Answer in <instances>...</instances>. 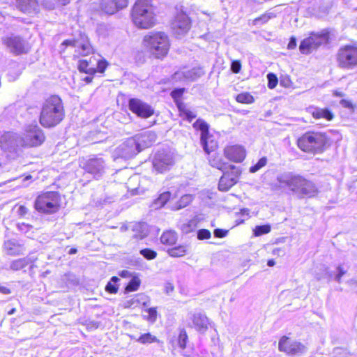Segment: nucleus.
<instances>
[{"mask_svg": "<svg viewBox=\"0 0 357 357\" xmlns=\"http://www.w3.org/2000/svg\"><path fill=\"white\" fill-rule=\"evenodd\" d=\"M192 127L195 130L201 131V144L203 149L207 155L206 160L209 166L223 172L229 167L228 162L225 160L224 156L218 152L219 143L217 139L209 134V126L203 119H198L193 123Z\"/></svg>", "mask_w": 357, "mask_h": 357, "instance_id": "nucleus-1", "label": "nucleus"}, {"mask_svg": "<svg viewBox=\"0 0 357 357\" xmlns=\"http://www.w3.org/2000/svg\"><path fill=\"white\" fill-rule=\"evenodd\" d=\"M66 116L62 99L58 95H51L42 104L38 121L45 128H51L62 122Z\"/></svg>", "mask_w": 357, "mask_h": 357, "instance_id": "nucleus-2", "label": "nucleus"}, {"mask_svg": "<svg viewBox=\"0 0 357 357\" xmlns=\"http://www.w3.org/2000/svg\"><path fill=\"white\" fill-rule=\"evenodd\" d=\"M130 17L139 29H151L158 24L155 6L152 0H135L130 8Z\"/></svg>", "mask_w": 357, "mask_h": 357, "instance_id": "nucleus-3", "label": "nucleus"}, {"mask_svg": "<svg viewBox=\"0 0 357 357\" xmlns=\"http://www.w3.org/2000/svg\"><path fill=\"white\" fill-rule=\"evenodd\" d=\"M296 144L302 152L315 155L324 153L330 142L326 132L308 130L296 139Z\"/></svg>", "mask_w": 357, "mask_h": 357, "instance_id": "nucleus-4", "label": "nucleus"}, {"mask_svg": "<svg viewBox=\"0 0 357 357\" xmlns=\"http://www.w3.org/2000/svg\"><path fill=\"white\" fill-rule=\"evenodd\" d=\"M142 45L149 56L158 60L165 59L171 48L168 35L162 31H155L144 35L142 38Z\"/></svg>", "mask_w": 357, "mask_h": 357, "instance_id": "nucleus-5", "label": "nucleus"}, {"mask_svg": "<svg viewBox=\"0 0 357 357\" xmlns=\"http://www.w3.org/2000/svg\"><path fill=\"white\" fill-rule=\"evenodd\" d=\"M33 208L39 214H56L63 208L62 195L58 191H42L36 197Z\"/></svg>", "mask_w": 357, "mask_h": 357, "instance_id": "nucleus-6", "label": "nucleus"}, {"mask_svg": "<svg viewBox=\"0 0 357 357\" xmlns=\"http://www.w3.org/2000/svg\"><path fill=\"white\" fill-rule=\"evenodd\" d=\"M282 186L287 187L300 197L312 198L317 195L319 190L311 180L299 174H291L280 181Z\"/></svg>", "mask_w": 357, "mask_h": 357, "instance_id": "nucleus-7", "label": "nucleus"}, {"mask_svg": "<svg viewBox=\"0 0 357 357\" xmlns=\"http://www.w3.org/2000/svg\"><path fill=\"white\" fill-rule=\"evenodd\" d=\"M335 61L337 67L342 70L357 68V42L341 45L335 54Z\"/></svg>", "mask_w": 357, "mask_h": 357, "instance_id": "nucleus-8", "label": "nucleus"}, {"mask_svg": "<svg viewBox=\"0 0 357 357\" xmlns=\"http://www.w3.org/2000/svg\"><path fill=\"white\" fill-rule=\"evenodd\" d=\"M330 33L327 31L311 32L300 43L299 50L303 54H310L314 50L330 43Z\"/></svg>", "mask_w": 357, "mask_h": 357, "instance_id": "nucleus-9", "label": "nucleus"}, {"mask_svg": "<svg viewBox=\"0 0 357 357\" xmlns=\"http://www.w3.org/2000/svg\"><path fill=\"white\" fill-rule=\"evenodd\" d=\"M130 0H99L94 12L100 16H112L126 9Z\"/></svg>", "mask_w": 357, "mask_h": 357, "instance_id": "nucleus-10", "label": "nucleus"}, {"mask_svg": "<svg viewBox=\"0 0 357 357\" xmlns=\"http://www.w3.org/2000/svg\"><path fill=\"white\" fill-rule=\"evenodd\" d=\"M108 66L109 63L105 59H97L96 56H91L89 59H80L77 69L80 73L95 75L96 73H105Z\"/></svg>", "mask_w": 357, "mask_h": 357, "instance_id": "nucleus-11", "label": "nucleus"}, {"mask_svg": "<svg viewBox=\"0 0 357 357\" xmlns=\"http://www.w3.org/2000/svg\"><path fill=\"white\" fill-rule=\"evenodd\" d=\"M46 137L44 131L37 126L27 128L21 137V146L24 148H33L41 146L45 141Z\"/></svg>", "mask_w": 357, "mask_h": 357, "instance_id": "nucleus-12", "label": "nucleus"}, {"mask_svg": "<svg viewBox=\"0 0 357 357\" xmlns=\"http://www.w3.org/2000/svg\"><path fill=\"white\" fill-rule=\"evenodd\" d=\"M228 171L225 170L219 179L218 189L221 192H227L238 181L241 175V170L233 165H229Z\"/></svg>", "mask_w": 357, "mask_h": 357, "instance_id": "nucleus-13", "label": "nucleus"}, {"mask_svg": "<svg viewBox=\"0 0 357 357\" xmlns=\"http://www.w3.org/2000/svg\"><path fill=\"white\" fill-rule=\"evenodd\" d=\"M170 26L173 34L177 36L184 35L190 30L192 20L186 12L178 10L172 20Z\"/></svg>", "mask_w": 357, "mask_h": 357, "instance_id": "nucleus-14", "label": "nucleus"}, {"mask_svg": "<svg viewBox=\"0 0 357 357\" xmlns=\"http://www.w3.org/2000/svg\"><path fill=\"white\" fill-rule=\"evenodd\" d=\"M128 109L140 119H149L155 114L154 108L138 98H130L128 102Z\"/></svg>", "mask_w": 357, "mask_h": 357, "instance_id": "nucleus-15", "label": "nucleus"}, {"mask_svg": "<svg viewBox=\"0 0 357 357\" xmlns=\"http://www.w3.org/2000/svg\"><path fill=\"white\" fill-rule=\"evenodd\" d=\"M3 43L14 55L27 54L30 50V45L20 36H10L3 39Z\"/></svg>", "mask_w": 357, "mask_h": 357, "instance_id": "nucleus-16", "label": "nucleus"}, {"mask_svg": "<svg viewBox=\"0 0 357 357\" xmlns=\"http://www.w3.org/2000/svg\"><path fill=\"white\" fill-rule=\"evenodd\" d=\"M278 349L291 356H298L306 351V347L300 342L282 336L278 343Z\"/></svg>", "mask_w": 357, "mask_h": 357, "instance_id": "nucleus-17", "label": "nucleus"}, {"mask_svg": "<svg viewBox=\"0 0 357 357\" xmlns=\"http://www.w3.org/2000/svg\"><path fill=\"white\" fill-rule=\"evenodd\" d=\"M223 154L228 160L239 163L245 160L246 150L243 146L240 144H229L225 146Z\"/></svg>", "mask_w": 357, "mask_h": 357, "instance_id": "nucleus-18", "label": "nucleus"}, {"mask_svg": "<svg viewBox=\"0 0 357 357\" xmlns=\"http://www.w3.org/2000/svg\"><path fill=\"white\" fill-rule=\"evenodd\" d=\"M153 169L158 173H164L170 169L173 165L172 158L164 153H157L153 159Z\"/></svg>", "mask_w": 357, "mask_h": 357, "instance_id": "nucleus-19", "label": "nucleus"}, {"mask_svg": "<svg viewBox=\"0 0 357 357\" xmlns=\"http://www.w3.org/2000/svg\"><path fill=\"white\" fill-rule=\"evenodd\" d=\"M104 167V160L102 158L96 157L89 159L84 163L83 168L87 173L93 175H98L103 172Z\"/></svg>", "mask_w": 357, "mask_h": 357, "instance_id": "nucleus-20", "label": "nucleus"}, {"mask_svg": "<svg viewBox=\"0 0 357 357\" xmlns=\"http://www.w3.org/2000/svg\"><path fill=\"white\" fill-rule=\"evenodd\" d=\"M16 8L23 13H38V0H16Z\"/></svg>", "mask_w": 357, "mask_h": 357, "instance_id": "nucleus-21", "label": "nucleus"}, {"mask_svg": "<svg viewBox=\"0 0 357 357\" xmlns=\"http://www.w3.org/2000/svg\"><path fill=\"white\" fill-rule=\"evenodd\" d=\"M191 319L196 331L201 334H204L208 328L209 320L208 317L201 312H197L193 314Z\"/></svg>", "mask_w": 357, "mask_h": 357, "instance_id": "nucleus-22", "label": "nucleus"}, {"mask_svg": "<svg viewBox=\"0 0 357 357\" xmlns=\"http://www.w3.org/2000/svg\"><path fill=\"white\" fill-rule=\"evenodd\" d=\"M23 247L20 242L15 239H8L3 245V252L9 256L15 257L22 253Z\"/></svg>", "mask_w": 357, "mask_h": 357, "instance_id": "nucleus-23", "label": "nucleus"}, {"mask_svg": "<svg viewBox=\"0 0 357 357\" xmlns=\"http://www.w3.org/2000/svg\"><path fill=\"white\" fill-rule=\"evenodd\" d=\"M312 117L315 120L324 119L328 121L333 120L335 115L329 108L312 107L310 111Z\"/></svg>", "mask_w": 357, "mask_h": 357, "instance_id": "nucleus-24", "label": "nucleus"}, {"mask_svg": "<svg viewBox=\"0 0 357 357\" xmlns=\"http://www.w3.org/2000/svg\"><path fill=\"white\" fill-rule=\"evenodd\" d=\"M138 146L139 144L135 140L130 139L123 143L121 149L125 158H130L139 152Z\"/></svg>", "mask_w": 357, "mask_h": 357, "instance_id": "nucleus-25", "label": "nucleus"}, {"mask_svg": "<svg viewBox=\"0 0 357 357\" xmlns=\"http://www.w3.org/2000/svg\"><path fill=\"white\" fill-rule=\"evenodd\" d=\"M160 240L161 243L165 246H174L178 240L177 234L172 230L165 231L161 234Z\"/></svg>", "mask_w": 357, "mask_h": 357, "instance_id": "nucleus-26", "label": "nucleus"}, {"mask_svg": "<svg viewBox=\"0 0 357 357\" xmlns=\"http://www.w3.org/2000/svg\"><path fill=\"white\" fill-rule=\"evenodd\" d=\"M176 107L178 109L179 117L188 122H192L197 117L196 112L188 108L185 103L180 105Z\"/></svg>", "mask_w": 357, "mask_h": 357, "instance_id": "nucleus-27", "label": "nucleus"}, {"mask_svg": "<svg viewBox=\"0 0 357 357\" xmlns=\"http://www.w3.org/2000/svg\"><path fill=\"white\" fill-rule=\"evenodd\" d=\"M188 251V246L185 244L174 245L167 250V254L172 257H181Z\"/></svg>", "mask_w": 357, "mask_h": 357, "instance_id": "nucleus-28", "label": "nucleus"}, {"mask_svg": "<svg viewBox=\"0 0 357 357\" xmlns=\"http://www.w3.org/2000/svg\"><path fill=\"white\" fill-rule=\"evenodd\" d=\"M276 15L271 12H265L259 17L252 20V24L255 26H261L266 24L269 20L275 18Z\"/></svg>", "mask_w": 357, "mask_h": 357, "instance_id": "nucleus-29", "label": "nucleus"}, {"mask_svg": "<svg viewBox=\"0 0 357 357\" xmlns=\"http://www.w3.org/2000/svg\"><path fill=\"white\" fill-rule=\"evenodd\" d=\"M185 91V88H176V89H173L171 91L170 96H171L172 98L173 99L176 107L184 103L181 99H182V97H183Z\"/></svg>", "mask_w": 357, "mask_h": 357, "instance_id": "nucleus-30", "label": "nucleus"}, {"mask_svg": "<svg viewBox=\"0 0 357 357\" xmlns=\"http://www.w3.org/2000/svg\"><path fill=\"white\" fill-rule=\"evenodd\" d=\"M235 100L241 104H252L255 102L254 96L249 92H243L236 96Z\"/></svg>", "mask_w": 357, "mask_h": 357, "instance_id": "nucleus-31", "label": "nucleus"}, {"mask_svg": "<svg viewBox=\"0 0 357 357\" xmlns=\"http://www.w3.org/2000/svg\"><path fill=\"white\" fill-rule=\"evenodd\" d=\"M30 263V260L27 258L17 259L10 263V268L13 271H20L26 267Z\"/></svg>", "mask_w": 357, "mask_h": 357, "instance_id": "nucleus-32", "label": "nucleus"}, {"mask_svg": "<svg viewBox=\"0 0 357 357\" xmlns=\"http://www.w3.org/2000/svg\"><path fill=\"white\" fill-rule=\"evenodd\" d=\"M157 135L154 132H147L141 136V141L145 146H152L156 141Z\"/></svg>", "mask_w": 357, "mask_h": 357, "instance_id": "nucleus-33", "label": "nucleus"}, {"mask_svg": "<svg viewBox=\"0 0 357 357\" xmlns=\"http://www.w3.org/2000/svg\"><path fill=\"white\" fill-rule=\"evenodd\" d=\"M136 341L143 344L159 342V340L149 333L141 335Z\"/></svg>", "mask_w": 357, "mask_h": 357, "instance_id": "nucleus-34", "label": "nucleus"}, {"mask_svg": "<svg viewBox=\"0 0 357 357\" xmlns=\"http://www.w3.org/2000/svg\"><path fill=\"white\" fill-rule=\"evenodd\" d=\"M70 0H54V2L45 1L44 6L48 10H53L58 6H65L69 4Z\"/></svg>", "mask_w": 357, "mask_h": 357, "instance_id": "nucleus-35", "label": "nucleus"}, {"mask_svg": "<svg viewBox=\"0 0 357 357\" xmlns=\"http://www.w3.org/2000/svg\"><path fill=\"white\" fill-rule=\"evenodd\" d=\"M271 231L269 225H257L253 229V234L255 236H259L266 234Z\"/></svg>", "mask_w": 357, "mask_h": 357, "instance_id": "nucleus-36", "label": "nucleus"}, {"mask_svg": "<svg viewBox=\"0 0 357 357\" xmlns=\"http://www.w3.org/2000/svg\"><path fill=\"white\" fill-rule=\"evenodd\" d=\"M139 253L147 260H152L156 258L158 254L157 252L150 249V248H144L139 251Z\"/></svg>", "mask_w": 357, "mask_h": 357, "instance_id": "nucleus-37", "label": "nucleus"}, {"mask_svg": "<svg viewBox=\"0 0 357 357\" xmlns=\"http://www.w3.org/2000/svg\"><path fill=\"white\" fill-rule=\"evenodd\" d=\"M337 273L335 275L334 278L338 282H341V278L347 273L348 267L344 264H340L336 268Z\"/></svg>", "mask_w": 357, "mask_h": 357, "instance_id": "nucleus-38", "label": "nucleus"}, {"mask_svg": "<svg viewBox=\"0 0 357 357\" xmlns=\"http://www.w3.org/2000/svg\"><path fill=\"white\" fill-rule=\"evenodd\" d=\"M188 338V337L186 331L184 328L180 329L178 338V343L179 347L181 349L185 348Z\"/></svg>", "mask_w": 357, "mask_h": 357, "instance_id": "nucleus-39", "label": "nucleus"}, {"mask_svg": "<svg viewBox=\"0 0 357 357\" xmlns=\"http://www.w3.org/2000/svg\"><path fill=\"white\" fill-rule=\"evenodd\" d=\"M266 163H267V158L262 157L258 160V162L256 164L252 165L250 167V172L252 173H255V172L259 171L262 167H265Z\"/></svg>", "mask_w": 357, "mask_h": 357, "instance_id": "nucleus-40", "label": "nucleus"}, {"mask_svg": "<svg viewBox=\"0 0 357 357\" xmlns=\"http://www.w3.org/2000/svg\"><path fill=\"white\" fill-rule=\"evenodd\" d=\"M141 281L137 276L132 277L129 283L126 286L125 290H137L140 286Z\"/></svg>", "mask_w": 357, "mask_h": 357, "instance_id": "nucleus-41", "label": "nucleus"}, {"mask_svg": "<svg viewBox=\"0 0 357 357\" xmlns=\"http://www.w3.org/2000/svg\"><path fill=\"white\" fill-rule=\"evenodd\" d=\"M170 198L171 193L169 192H164L157 198L156 203L162 206L169 201Z\"/></svg>", "mask_w": 357, "mask_h": 357, "instance_id": "nucleus-42", "label": "nucleus"}, {"mask_svg": "<svg viewBox=\"0 0 357 357\" xmlns=\"http://www.w3.org/2000/svg\"><path fill=\"white\" fill-rule=\"evenodd\" d=\"M267 79H268V87L270 89H274L278 83V79L275 74L273 73H269L267 75Z\"/></svg>", "mask_w": 357, "mask_h": 357, "instance_id": "nucleus-43", "label": "nucleus"}, {"mask_svg": "<svg viewBox=\"0 0 357 357\" xmlns=\"http://www.w3.org/2000/svg\"><path fill=\"white\" fill-rule=\"evenodd\" d=\"M340 103L343 107L349 109L351 112H354L357 108L356 104L347 99H342Z\"/></svg>", "mask_w": 357, "mask_h": 357, "instance_id": "nucleus-44", "label": "nucleus"}, {"mask_svg": "<svg viewBox=\"0 0 357 357\" xmlns=\"http://www.w3.org/2000/svg\"><path fill=\"white\" fill-rule=\"evenodd\" d=\"M119 281V278L116 276H113L111 280L107 283L105 287V290H118L119 287L117 282Z\"/></svg>", "mask_w": 357, "mask_h": 357, "instance_id": "nucleus-45", "label": "nucleus"}, {"mask_svg": "<svg viewBox=\"0 0 357 357\" xmlns=\"http://www.w3.org/2000/svg\"><path fill=\"white\" fill-rule=\"evenodd\" d=\"M80 50L82 51V55L83 56L88 55L93 52L92 46L89 42L82 44Z\"/></svg>", "mask_w": 357, "mask_h": 357, "instance_id": "nucleus-46", "label": "nucleus"}, {"mask_svg": "<svg viewBox=\"0 0 357 357\" xmlns=\"http://www.w3.org/2000/svg\"><path fill=\"white\" fill-rule=\"evenodd\" d=\"M211 236L210 231L206 229H201L197 232V238L199 240L209 239Z\"/></svg>", "mask_w": 357, "mask_h": 357, "instance_id": "nucleus-47", "label": "nucleus"}, {"mask_svg": "<svg viewBox=\"0 0 357 357\" xmlns=\"http://www.w3.org/2000/svg\"><path fill=\"white\" fill-rule=\"evenodd\" d=\"M241 63L240 60H234L231 63V70L234 73H238L241 70Z\"/></svg>", "mask_w": 357, "mask_h": 357, "instance_id": "nucleus-48", "label": "nucleus"}, {"mask_svg": "<svg viewBox=\"0 0 357 357\" xmlns=\"http://www.w3.org/2000/svg\"><path fill=\"white\" fill-rule=\"evenodd\" d=\"M149 313L148 319L151 322H155L157 319V310L155 307H150L147 310Z\"/></svg>", "mask_w": 357, "mask_h": 357, "instance_id": "nucleus-49", "label": "nucleus"}, {"mask_svg": "<svg viewBox=\"0 0 357 357\" xmlns=\"http://www.w3.org/2000/svg\"><path fill=\"white\" fill-rule=\"evenodd\" d=\"M227 232L225 229L218 228L214 230L213 234L215 237L222 238L227 236Z\"/></svg>", "mask_w": 357, "mask_h": 357, "instance_id": "nucleus-50", "label": "nucleus"}, {"mask_svg": "<svg viewBox=\"0 0 357 357\" xmlns=\"http://www.w3.org/2000/svg\"><path fill=\"white\" fill-rule=\"evenodd\" d=\"M296 45L297 44H296V38L294 36H291L290 38L289 42V43L287 45V48L289 50H293V49L296 48Z\"/></svg>", "mask_w": 357, "mask_h": 357, "instance_id": "nucleus-51", "label": "nucleus"}, {"mask_svg": "<svg viewBox=\"0 0 357 357\" xmlns=\"http://www.w3.org/2000/svg\"><path fill=\"white\" fill-rule=\"evenodd\" d=\"M27 213H28V208L25 206L21 205L19 206L18 215L20 217H24Z\"/></svg>", "mask_w": 357, "mask_h": 357, "instance_id": "nucleus-52", "label": "nucleus"}, {"mask_svg": "<svg viewBox=\"0 0 357 357\" xmlns=\"http://www.w3.org/2000/svg\"><path fill=\"white\" fill-rule=\"evenodd\" d=\"M100 324L98 321H89L86 323V326L90 329H96L99 327Z\"/></svg>", "mask_w": 357, "mask_h": 357, "instance_id": "nucleus-53", "label": "nucleus"}, {"mask_svg": "<svg viewBox=\"0 0 357 357\" xmlns=\"http://www.w3.org/2000/svg\"><path fill=\"white\" fill-rule=\"evenodd\" d=\"M119 275L122 278H128L131 275V274L128 271L123 270L119 273Z\"/></svg>", "mask_w": 357, "mask_h": 357, "instance_id": "nucleus-54", "label": "nucleus"}, {"mask_svg": "<svg viewBox=\"0 0 357 357\" xmlns=\"http://www.w3.org/2000/svg\"><path fill=\"white\" fill-rule=\"evenodd\" d=\"M62 45H66V46H75V40H64L63 43H62Z\"/></svg>", "mask_w": 357, "mask_h": 357, "instance_id": "nucleus-55", "label": "nucleus"}, {"mask_svg": "<svg viewBox=\"0 0 357 357\" xmlns=\"http://www.w3.org/2000/svg\"><path fill=\"white\" fill-rule=\"evenodd\" d=\"M333 95L335 97H343L344 96V93L342 91L338 90H334L333 91Z\"/></svg>", "mask_w": 357, "mask_h": 357, "instance_id": "nucleus-56", "label": "nucleus"}, {"mask_svg": "<svg viewBox=\"0 0 357 357\" xmlns=\"http://www.w3.org/2000/svg\"><path fill=\"white\" fill-rule=\"evenodd\" d=\"M8 138H9V135H4L1 136L0 139L1 146H3V144L7 142Z\"/></svg>", "mask_w": 357, "mask_h": 357, "instance_id": "nucleus-57", "label": "nucleus"}, {"mask_svg": "<svg viewBox=\"0 0 357 357\" xmlns=\"http://www.w3.org/2000/svg\"><path fill=\"white\" fill-rule=\"evenodd\" d=\"M93 76L94 75H89V76L84 77V81L86 83V84H90L93 82Z\"/></svg>", "mask_w": 357, "mask_h": 357, "instance_id": "nucleus-58", "label": "nucleus"}, {"mask_svg": "<svg viewBox=\"0 0 357 357\" xmlns=\"http://www.w3.org/2000/svg\"><path fill=\"white\" fill-rule=\"evenodd\" d=\"M275 264L274 259H268L267 261V265L270 267L273 266Z\"/></svg>", "mask_w": 357, "mask_h": 357, "instance_id": "nucleus-59", "label": "nucleus"}, {"mask_svg": "<svg viewBox=\"0 0 357 357\" xmlns=\"http://www.w3.org/2000/svg\"><path fill=\"white\" fill-rule=\"evenodd\" d=\"M77 248H70V249L69 250V251H68V254H69V255H74V254L77 253Z\"/></svg>", "mask_w": 357, "mask_h": 357, "instance_id": "nucleus-60", "label": "nucleus"}, {"mask_svg": "<svg viewBox=\"0 0 357 357\" xmlns=\"http://www.w3.org/2000/svg\"><path fill=\"white\" fill-rule=\"evenodd\" d=\"M15 312V309L13 308L8 312V314H13Z\"/></svg>", "mask_w": 357, "mask_h": 357, "instance_id": "nucleus-61", "label": "nucleus"}, {"mask_svg": "<svg viewBox=\"0 0 357 357\" xmlns=\"http://www.w3.org/2000/svg\"><path fill=\"white\" fill-rule=\"evenodd\" d=\"M31 178H32V176L31 175H29L26 177V179H31Z\"/></svg>", "mask_w": 357, "mask_h": 357, "instance_id": "nucleus-62", "label": "nucleus"}, {"mask_svg": "<svg viewBox=\"0 0 357 357\" xmlns=\"http://www.w3.org/2000/svg\"><path fill=\"white\" fill-rule=\"evenodd\" d=\"M0 290H5V288L0 287Z\"/></svg>", "mask_w": 357, "mask_h": 357, "instance_id": "nucleus-63", "label": "nucleus"}, {"mask_svg": "<svg viewBox=\"0 0 357 357\" xmlns=\"http://www.w3.org/2000/svg\"><path fill=\"white\" fill-rule=\"evenodd\" d=\"M133 238H137V236H133Z\"/></svg>", "mask_w": 357, "mask_h": 357, "instance_id": "nucleus-64", "label": "nucleus"}]
</instances>
